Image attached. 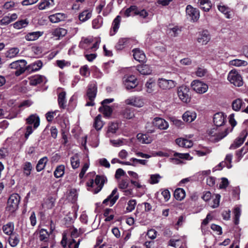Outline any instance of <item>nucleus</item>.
<instances>
[{
	"instance_id": "f257e3e1",
	"label": "nucleus",
	"mask_w": 248,
	"mask_h": 248,
	"mask_svg": "<svg viewBox=\"0 0 248 248\" xmlns=\"http://www.w3.org/2000/svg\"><path fill=\"white\" fill-rule=\"evenodd\" d=\"M106 180L105 176L96 175L94 180L91 179L87 183L88 190L97 194L101 191Z\"/></svg>"
},
{
	"instance_id": "c03bdc74",
	"label": "nucleus",
	"mask_w": 248,
	"mask_h": 248,
	"mask_svg": "<svg viewBox=\"0 0 248 248\" xmlns=\"http://www.w3.org/2000/svg\"><path fill=\"white\" fill-rule=\"evenodd\" d=\"M66 93L62 92L58 95V103L60 107L62 108H64L66 107V101L65 99Z\"/></svg>"
},
{
	"instance_id": "0eeeda50",
	"label": "nucleus",
	"mask_w": 248,
	"mask_h": 248,
	"mask_svg": "<svg viewBox=\"0 0 248 248\" xmlns=\"http://www.w3.org/2000/svg\"><path fill=\"white\" fill-rule=\"evenodd\" d=\"M186 12L187 17L193 22L198 21L200 17L199 10L191 5H188L186 8Z\"/></svg>"
},
{
	"instance_id": "72a5a7b5",
	"label": "nucleus",
	"mask_w": 248,
	"mask_h": 248,
	"mask_svg": "<svg viewBox=\"0 0 248 248\" xmlns=\"http://www.w3.org/2000/svg\"><path fill=\"white\" fill-rule=\"evenodd\" d=\"M137 69L140 73L143 75H150L152 71L150 66L147 64L139 65Z\"/></svg>"
},
{
	"instance_id": "6e6d98bb",
	"label": "nucleus",
	"mask_w": 248,
	"mask_h": 248,
	"mask_svg": "<svg viewBox=\"0 0 248 248\" xmlns=\"http://www.w3.org/2000/svg\"><path fill=\"white\" fill-rule=\"evenodd\" d=\"M229 64L230 65L239 67L241 66H246L248 64V62L239 59H234L230 61L229 62Z\"/></svg>"
},
{
	"instance_id": "9b49d317",
	"label": "nucleus",
	"mask_w": 248,
	"mask_h": 248,
	"mask_svg": "<svg viewBox=\"0 0 248 248\" xmlns=\"http://www.w3.org/2000/svg\"><path fill=\"white\" fill-rule=\"evenodd\" d=\"M123 84L127 90L136 87L138 84L137 78L134 76H125L123 79Z\"/></svg>"
},
{
	"instance_id": "aec40b11",
	"label": "nucleus",
	"mask_w": 248,
	"mask_h": 248,
	"mask_svg": "<svg viewBox=\"0 0 248 248\" xmlns=\"http://www.w3.org/2000/svg\"><path fill=\"white\" fill-rule=\"evenodd\" d=\"M197 117V113L194 111H186L182 116V119L184 121L190 123L194 121Z\"/></svg>"
},
{
	"instance_id": "20e7f679",
	"label": "nucleus",
	"mask_w": 248,
	"mask_h": 248,
	"mask_svg": "<svg viewBox=\"0 0 248 248\" xmlns=\"http://www.w3.org/2000/svg\"><path fill=\"white\" fill-rule=\"evenodd\" d=\"M27 63V62L25 60H20L12 62L9 65V67L11 69H16L15 75L19 76L26 70V65Z\"/></svg>"
},
{
	"instance_id": "5fc2aeb1",
	"label": "nucleus",
	"mask_w": 248,
	"mask_h": 248,
	"mask_svg": "<svg viewBox=\"0 0 248 248\" xmlns=\"http://www.w3.org/2000/svg\"><path fill=\"white\" fill-rule=\"evenodd\" d=\"M32 169L31 164L29 162H26L23 166V173L26 176H29L31 173Z\"/></svg>"
},
{
	"instance_id": "4be33fe9",
	"label": "nucleus",
	"mask_w": 248,
	"mask_h": 248,
	"mask_svg": "<svg viewBox=\"0 0 248 248\" xmlns=\"http://www.w3.org/2000/svg\"><path fill=\"white\" fill-rule=\"evenodd\" d=\"M46 81V78L39 75H35L30 78V84L33 86H36L43 82L45 83Z\"/></svg>"
},
{
	"instance_id": "5701e85b",
	"label": "nucleus",
	"mask_w": 248,
	"mask_h": 248,
	"mask_svg": "<svg viewBox=\"0 0 248 248\" xmlns=\"http://www.w3.org/2000/svg\"><path fill=\"white\" fill-rule=\"evenodd\" d=\"M121 22V16H117L113 20L112 23V27L109 31L110 36H113L117 32Z\"/></svg>"
},
{
	"instance_id": "9d476101",
	"label": "nucleus",
	"mask_w": 248,
	"mask_h": 248,
	"mask_svg": "<svg viewBox=\"0 0 248 248\" xmlns=\"http://www.w3.org/2000/svg\"><path fill=\"white\" fill-rule=\"evenodd\" d=\"M158 85L162 90H168L173 88L176 85V82L171 79H166L161 78L158 80Z\"/></svg>"
},
{
	"instance_id": "4468645a",
	"label": "nucleus",
	"mask_w": 248,
	"mask_h": 248,
	"mask_svg": "<svg viewBox=\"0 0 248 248\" xmlns=\"http://www.w3.org/2000/svg\"><path fill=\"white\" fill-rule=\"evenodd\" d=\"M118 198L119 194L117 193V189L115 188L112 190L110 195L104 200L103 203L112 206L116 202Z\"/></svg>"
},
{
	"instance_id": "052dcab7",
	"label": "nucleus",
	"mask_w": 248,
	"mask_h": 248,
	"mask_svg": "<svg viewBox=\"0 0 248 248\" xmlns=\"http://www.w3.org/2000/svg\"><path fill=\"white\" fill-rule=\"evenodd\" d=\"M155 85V81L153 79H150L148 80L145 84L147 92L148 93H152L154 91Z\"/></svg>"
},
{
	"instance_id": "a878e982",
	"label": "nucleus",
	"mask_w": 248,
	"mask_h": 248,
	"mask_svg": "<svg viewBox=\"0 0 248 248\" xmlns=\"http://www.w3.org/2000/svg\"><path fill=\"white\" fill-rule=\"evenodd\" d=\"M66 17L65 14L59 13L49 16L48 19L51 22L56 23L64 20Z\"/></svg>"
},
{
	"instance_id": "a211bd4d",
	"label": "nucleus",
	"mask_w": 248,
	"mask_h": 248,
	"mask_svg": "<svg viewBox=\"0 0 248 248\" xmlns=\"http://www.w3.org/2000/svg\"><path fill=\"white\" fill-rule=\"evenodd\" d=\"M93 42V37H83L79 43V47L86 50H90L91 44Z\"/></svg>"
},
{
	"instance_id": "4d7b16f0",
	"label": "nucleus",
	"mask_w": 248,
	"mask_h": 248,
	"mask_svg": "<svg viewBox=\"0 0 248 248\" xmlns=\"http://www.w3.org/2000/svg\"><path fill=\"white\" fill-rule=\"evenodd\" d=\"M49 237V234L48 232L44 229H42L39 231V238L40 241L46 242Z\"/></svg>"
},
{
	"instance_id": "423d86ee",
	"label": "nucleus",
	"mask_w": 248,
	"mask_h": 248,
	"mask_svg": "<svg viewBox=\"0 0 248 248\" xmlns=\"http://www.w3.org/2000/svg\"><path fill=\"white\" fill-rule=\"evenodd\" d=\"M228 80L235 86L240 87L243 85L241 75L236 71L231 70L228 74Z\"/></svg>"
},
{
	"instance_id": "338daca9",
	"label": "nucleus",
	"mask_w": 248,
	"mask_h": 248,
	"mask_svg": "<svg viewBox=\"0 0 248 248\" xmlns=\"http://www.w3.org/2000/svg\"><path fill=\"white\" fill-rule=\"evenodd\" d=\"M80 74L84 77H88L90 74L89 68L87 65L82 66L80 69Z\"/></svg>"
},
{
	"instance_id": "2f4dec72",
	"label": "nucleus",
	"mask_w": 248,
	"mask_h": 248,
	"mask_svg": "<svg viewBox=\"0 0 248 248\" xmlns=\"http://www.w3.org/2000/svg\"><path fill=\"white\" fill-rule=\"evenodd\" d=\"M133 57L138 62H144L145 59V55L143 52L138 48L133 50Z\"/></svg>"
},
{
	"instance_id": "79ce46f5",
	"label": "nucleus",
	"mask_w": 248,
	"mask_h": 248,
	"mask_svg": "<svg viewBox=\"0 0 248 248\" xmlns=\"http://www.w3.org/2000/svg\"><path fill=\"white\" fill-rule=\"evenodd\" d=\"M174 196L177 200L182 201L186 196L185 190L181 188H177L174 191Z\"/></svg>"
},
{
	"instance_id": "393cba45",
	"label": "nucleus",
	"mask_w": 248,
	"mask_h": 248,
	"mask_svg": "<svg viewBox=\"0 0 248 248\" xmlns=\"http://www.w3.org/2000/svg\"><path fill=\"white\" fill-rule=\"evenodd\" d=\"M27 123L30 124H33V128H37L40 124V118L36 114L31 115L26 119Z\"/></svg>"
},
{
	"instance_id": "a18cd8bd",
	"label": "nucleus",
	"mask_w": 248,
	"mask_h": 248,
	"mask_svg": "<svg viewBox=\"0 0 248 248\" xmlns=\"http://www.w3.org/2000/svg\"><path fill=\"white\" fill-rule=\"evenodd\" d=\"M217 8L220 12L225 15L226 18H230L231 17V10L228 7L224 5H219L217 6Z\"/></svg>"
},
{
	"instance_id": "6ab92c4d",
	"label": "nucleus",
	"mask_w": 248,
	"mask_h": 248,
	"mask_svg": "<svg viewBox=\"0 0 248 248\" xmlns=\"http://www.w3.org/2000/svg\"><path fill=\"white\" fill-rule=\"evenodd\" d=\"M132 40L129 38H121L115 46L117 50H122L125 47H129L131 45Z\"/></svg>"
},
{
	"instance_id": "864d4df0",
	"label": "nucleus",
	"mask_w": 248,
	"mask_h": 248,
	"mask_svg": "<svg viewBox=\"0 0 248 248\" xmlns=\"http://www.w3.org/2000/svg\"><path fill=\"white\" fill-rule=\"evenodd\" d=\"M103 24V18L101 16H98L94 19L92 22V26L93 29H98L100 28Z\"/></svg>"
},
{
	"instance_id": "603ef678",
	"label": "nucleus",
	"mask_w": 248,
	"mask_h": 248,
	"mask_svg": "<svg viewBox=\"0 0 248 248\" xmlns=\"http://www.w3.org/2000/svg\"><path fill=\"white\" fill-rule=\"evenodd\" d=\"M47 161V158L46 157H44L41 158L39 160V161L36 165V170L38 172H39V171H41L42 170H43L45 168Z\"/></svg>"
},
{
	"instance_id": "e2e57ef3",
	"label": "nucleus",
	"mask_w": 248,
	"mask_h": 248,
	"mask_svg": "<svg viewBox=\"0 0 248 248\" xmlns=\"http://www.w3.org/2000/svg\"><path fill=\"white\" fill-rule=\"evenodd\" d=\"M162 178L159 174H151L150 175L149 183L151 184L154 185L159 183L160 179Z\"/></svg>"
},
{
	"instance_id": "a19ab883",
	"label": "nucleus",
	"mask_w": 248,
	"mask_h": 248,
	"mask_svg": "<svg viewBox=\"0 0 248 248\" xmlns=\"http://www.w3.org/2000/svg\"><path fill=\"white\" fill-rule=\"evenodd\" d=\"M223 133H224V130L221 132H219L217 130V128H213V129H211L210 131H209L208 134L210 136V140H213L214 142H217L219 141V140L216 141V140H217L216 139H217V136L220 134H221V135Z\"/></svg>"
},
{
	"instance_id": "e433bc0d",
	"label": "nucleus",
	"mask_w": 248,
	"mask_h": 248,
	"mask_svg": "<svg viewBox=\"0 0 248 248\" xmlns=\"http://www.w3.org/2000/svg\"><path fill=\"white\" fill-rule=\"evenodd\" d=\"M70 163L73 169L78 168L80 165V159L78 154H75L70 157Z\"/></svg>"
},
{
	"instance_id": "c756f323",
	"label": "nucleus",
	"mask_w": 248,
	"mask_h": 248,
	"mask_svg": "<svg viewBox=\"0 0 248 248\" xmlns=\"http://www.w3.org/2000/svg\"><path fill=\"white\" fill-rule=\"evenodd\" d=\"M54 5V0H43L38 5L40 10L47 9Z\"/></svg>"
},
{
	"instance_id": "c9c22d12",
	"label": "nucleus",
	"mask_w": 248,
	"mask_h": 248,
	"mask_svg": "<svg viewBox=\"0 0 248 248\" xmlns=\"http://www.w3.org/2000/svg\"><path fill=\"white\" fill-rule=\"evenodd\" d=\"M14 224L13 222H10L3 225L2 230L3 232L8 235H11L14 234Z\"/></svg>"
},
{
	"instance_id": "13d9d810",
	"label": "nucleus",
	"mask_w": 248,
	"mask_h": 248,
	"mask_svg": "<svg viewBox=\"0 0 248 248\" xmlns=\"http://www.w3.org/2000/svg\"><path fill=\"white\" fill-rule=\"evenodd\" d=\"M167 31L171 36L175 37L181 32V30L178 27L175 26L172 28H169Z\"/></svg>"
},
{
	"instance_id": "ea45409f",
	"label": "nucleus",
	"mask_w": 248,
	"mask_h": 248,
	"mask_svg": "<svg viewBox=\"0 0 248 248\" xmlns=\"http://www.w3.org/2000/svg\"><path fill=\"white\" fill-rule=\"evenodd\" d=\"M198 3L205 11H208L211 8V2L209 0H198Z\"/></svg>"
},
{
	"instance_id": "1a4fd4ad",
	"label": "nucleus",
	"mask_w": 248,
	"mask_h": 248,
	"mask_svg": "<svg viewBox=\"0 0 248 248\" xmlns=\"http://www.w3.org/2000/svg\"><path fill=\"white\" fill-rule=\"evenodd\" d=\"M229 122L230 124L231 125L232 127H226L224 129V133L221 135V134H219L217 136V139H216L217 140H220L225 138L229 132H231L233 127L236 125V121L234 119V114H231L229 116Z\"/></svg>"
},
{
	"instance_id": "7c9ffc66",
	"label": "nucleus",
	"mask_w": 248,
	"mask_h": 248,
	"mask_svg": "<svg viewBox=\"0 0 248 248\" xmlns=\"http://www.w3.org/2000/svg\"><path fill=\"white\" fill-rule=\"evenodd\" d=\"M104 125V123L102 120V116L100 114L98 115L94 119L93 123V127L96 131L100 130Z\"/></svg>"
},
{
	"instance_id": "b1692460",
	"label": "nucleus",
	"mask_w": 248,
	"mask_h": 248,
	"mask_svg": "<svg viewBox=\"0 0 248 248\" xmlns=\"http://www.w3.org/2000/svg\"><path fill=\"white\" fill-rule=\"evenodd\" d=\"M43 34V31H36L27 33L24 38L28 41H33L37 40Z\"/></svg>"
},
{
	"instance_id": "39448f33",
	"label": "nucleus",
	"mask_w": 248,
	"mask_h": 248,
	"mask_svg": "<svg viewBox=\"0 0 248 248\" xmlns=\"http://www.w3.org/2000/svg\"><path fill=\"white\" fill-rule=\"evenodd\" d=\"M125 103L137 108H141L145 104V99L142 96H132L124 101Z\"/></svg>"
},
{
	"instance_id": "3c124183",
	"label": "nucleus",
	"mask_w": 248,
	"mask_h": 248,
	"mask_svg": "<svg viewBox=\"0 0 248 248\" xmlns=\"http://www.w3.org/2000/svg\"><path fill=\"white\" fill-rule=\"evenodd\" d=\"M65 171V167L63 165H60L57 167L54 172V175L56 178H60L62 177Z\"/></svg>"
},
{
	"instance_id": "8fccbe9b",
	"label": "nucleus",
	"mask_w": 248,
	"mask_h": 248,
	"mask_svg": "<svg viewBox=\"0 0 248 248\" xmlns=\"http://www.w3.org/2000/svg\"><path fill=\"white\" fill-rule=\"evenodd\" d=\"M99 110L106 117L110 116L113 110L112 108L108 105L102 106L99 108Z\"/></svg>"
},
{
	"instance_id": "680f3d73",
	"label": "nucleus",
	"mask_w": 248,
	"mask_h": 248,
	"mask_svg": "<svg viewBox=\"0 0 248 248\" xmlns=\"http://www.w3.org/2000/svg\"><path fill=\"white\" fill-rule=\"evenodd\" d=\"M234 222L235 224H238L239 223V217L241 215V209L238 206L234 208L233 210Z\"/></svg>"
},
{
	"instance_id": "412c9836",
	"label": "nucleus",
	"mask_w": 248,
	"mask_h": 248,
	"mask_svg": "<svg viewBox=\"0 0 248 248\" xmlns=\"http://www.w3.org/2000/svg\"><path fill=\"white\" fill-rule=\"evenodd\" d=\"M97 93V86L95 83H92L88 86L87 95L89 100H94Z\"/></svg>"
},
{
	"instance_id": "bf43d9fd",
	"label": "nucleus",
	"mask_w": 248,
	"mask_h": 248,
	"mask_svg": "<svg viewBox=\"0 0 248 248\" xmlns=\"http://www.w3.org/2000/svg\"><path fill=\"white\" fill-rule=\"evenodd\" d=\"M78 198V193L75 189L70 190L68 195V200L72 202H75Z\"/></svg>"
},
{
	"instance_id": "49530a36",
	"label": "nucleus",
	"mask_w": 248,
	"mask_h": 248,
	"mask_svg": "<svg viewBox=\"0 0 248 248\" xmlns=\"http://www.w3.org/2000/svg\"><path fill=\"white\" fill-rule=\"evenodd\" d=\"M67 33V31L66 29L62 28H58L55 29L53 31L52 34L55 37L61 38L64 36Z\"/></svg>"
},
{
	"instance_id": "7ed1b4c3",
	"label": "nucleus",
	"mask_w": 248,
	"mask_h": 248,
	"mask_svg": "<svg viewBox=\"0 0 248 248\" xmlns=\"http://www.w3.org/2000/svg\"><path fill=\"white\" fill-rule=\"evenodd\" d=\"M20 200V197L18 194L16 193L12 194L8 200L7 210L11 213L15 211L18 208Z\"/></svg>"
},
{
	"instance_id": "cd10ccee",
	"label": "nucleus",
	"mask_w": 248,
	"mask_h": 248,
	"mask_svg": "<svg viewBox=\"0 0 248 248\" xmlns=\"http://www.w3.org/2000/svg\"><path fill=\"white\" fill-rule=\"evenodd\" d=\"M119 128L118 123L111 122L108 124L107 132V135L108 137H112L115 134Z\"/></svg>"
},
{
	"instance_id": "58836bf2",
	"label": "nucleus",
	"mask_w": 248,
	"mask_h": 248,
	"mask_svg": "<svg viewBox=\"0 0 248 248\" xmlns=\"http://www.w3.org/2000/svg\"><path fill=\"white\" fill-rule=\"evenodd\" d=\"M8 241L11 246L13 247L16 246L19 242L18 234L16 233L11 234L10 235Z\"/></svg>"
},
{
	"instance_id": "f704fd0d",
	"label": "nucleus",
	"mask_w": 248,
	"mask_h": 248,
	"mask_svg": "<svg viewBox=\"0 0 248 248\" xmlns=\"http://www.w3.org/2000/svg\"><path fill=\"white\" fill-rule=\"evenodd\" d=\"M121 115L126 119H131L135 116L134 109L127 107L122 111Z\"/></svg>"
},
{
	"instance_id": "37998d69",
	"label": "nucleus",
	"mask_w": 248,
	"mask_h": 248,
	"mask_svg": "<svg viewBox=\"0 0 248 248\" xmlns=\"http://www.w3.org/2000/svg\"><path fill=\"white\" fill-rule=\"evenodd\" d=\"M92 16V12L88 10H86L80 13L78 18L82 22H85L89 19Z\"/></svg>"
},
{
	"instance_id": "6e6552de",
	"label": "nucleus",
	"mask_w": 248,
	"mask_h": 248,
	"mask_svg": "<svg viewBox=\"0 0 248 248\" xmlns=\"http://www.w3.org/2000/svg\"><path fill=\"white\" fill-rule=\"evenodd\" d=\"M191 86L194 91L200 94L206 92L208 89L206 84L199 80H193L191 83Z\"/></svg>"
},
{
	"instance_id": "dca6fc26",
	"label": "nucleus",
	"mask_w": 248,
	"mask_h": 248,
	"mask_svg": "<svg viewBox=\"0 0 248 248\" xmlns=\"http://www.w3.org/2000/svg\"><path fill=\"white\" fill-rule=\"evenodd\" d=\"M80 241L76 242L74 239H69L67 241L65 235L63 236L61 244L63 248H78Z\"/></svg>"
},
{
	"instance_id": "ddd939ff",
	"label": "nucleus",
	"mask_w": 248,
	"mask_h": 248,
	"mask_svg": "<svg viewBox=\"0 0 248 248\" xmlns=\"http://www.w3.org/2000/svg\"><path fill=\"white\" fill-rule=\"evenodd\" d=\"M210 34L207 30L200 31L197 38V42L202 45H206L210 41Z\"/></svg>"
},
{
	"instance_id": "473e14b6",
	"label": "nucleus",
	"mask_w": 248,
	"mask_h": 248,
	"mask_svg": "<svg viewBox=\"0 0 248 248\" xmlns=\"http://www.w3.org/2000/svg\"><path fill=\"white\" fill-rule=\"evenodd\" d=\"M176 143L180 147L190 148L193 146V142L191 140L179 138L176 140Z\"/></svg>"
},
{
	"instance_id": "f3484780",
	"label": "nucleus",
	"mask_w": 248,
	"mask_h": 248,
	"mask_svg": "<svg viewBox=\"0 0 248 248\" xmlns=\"http://www.w3.org/2000/svg\"><path fill=\"white\" fill-rule=\"evenodd\" d=\"M213 121L217 127L223 126L226 122V116L222 112L216 113L214 116Z\"/></svg>"
},
{
	"instance_id": "774afa93",
	"label": "nucleus",
	"mask_w": 248,
	"mask_h": 248,
	"mask_svg": "<svg viewBox=\"0 0 248 248\" xmlns=\"http://www.w3.org/2000/svg\"><path fill=\"white\" fill-rule=\"evenodd\" d=\"M232 156H233L232 154H227L225 157L224 161H223L224 162H225L226 167L228 169H230L232 167L231 163L232 159Z\"/></svg>"
},
{
	"instance_id": "f8f14e48",
	"label": "nucleus",
	"mask_w": 248,
	"mask_h": 248,
	"mask_svg": "<svg viewBox=\"0 0 248 248\" xmlns=\"http://www.w3.org/2000/svg\"><path fill=\"white\" fill-rule=\"evenodd\" d=\"M248 135V133L246 130L241 132L240 135L237 137L231 145L230 149L234 150L240 147L244 142L246 138Z\"/></svg>"
},
{
	"instance_id": "0e129e2a",
	"label": "nucleus",
	"mask_w": 248,
	"mask_h": 248,
	"mask_svg": "<svg viewBox=\"0 0 248 248\" xmlns=\"http://www.w3.org/2000/svg\"><path fill=\"white\" fill-rule=\"evenodd\" d=\"M138 8L135 5H131L129 8L126 9L124 12V15L126 17L130 16L133 13L136 14Z\"/></svg>"
},
{
	"instance_id": "2eb2a0df",
	"label": "nucleus",
	"mask_w": 248,
	"mask_h": 248,
	"mask_svg": "<svg viewBox=\"0 0 248 248\" xmlns=\"http://www.w3.org/2000/svg\"><path fill=\"white\" fill-rule=\"evenodd\" d=\"M153 124L155 127L160 130H166L169 126L168 123L165 120L159 117L155 118Z\"/></svg>"
},
{
	"instance_id": "bb28decb",
	"label": "nucleus",
	"mask_w": 248,
	"mask_h": 248,
	"mask_svg": "<svg viewBox=\"0 0 248 248\" xmlns=\"http://www.w3.org/2000/svg\"><path fill=\"white\" fill-rule=\"evenodd\" d=\"M140 142L143 144H149L153 141V138L149 134L139 133L137 136Z\"/></svg>"
},
{
	"instance_id": "f03ea898",
	"label": "nucleus",
	"mask_w": 248,
	"mask_h": 248,
	"mask_svg": "<svg viewBox=\"0 0 248 248\" xmlns=\"http://www.w3.org/2000/svg\"><path fill=\"white\" fill-rule=\"evenodd\" d=\"M177 94L179 99L183 103H189L191 100L190 90L188 86L182 85L177 87Z\"/></svg>"
},
{
	"instance_id": "4c0bfd02",
	"label": "nucleus",
	"mask_w": 248,
	"mask_h": 248,
	"mask_svg": "<svg viewBox=\"0 0 248 248\" xmlns=\"http://www.w3.org/2000/svg\"><path fill=\"white\" fill-rule=\"evenodd\" d=\"M244 104V102L241 99H236L232 102V108L233 110L235 111H239L241 109V108L243 105Z\"/></svg>"
},
{
	"instance_id": "c85d7f7f",
	"label": "nucleus",
	"mask_w": 248,
	"mask_h": 248,
	"mask_svg": "<svg viewBox=\"0 0 248 248\" xmlns=\"http://www.w3.org/2000/svg\"><path fill=\"white\" fill-rule=\"evenodd\" d=\"M42 66L43 63L41 61L38 60L27 66L26 70L31 72H35L39 70Z\"/></svg>"
},
{
	"instance_id": "de8ad7c7",
	"label": "nucleus",
	"mask_w": 248,
	"mask_h": 248,
	"mask_svg": "<svg viewBox=\"0 0 248 248\" xmlns=\"http://www.w3.org/2000/svg\"><path fill=\"white\" fill-rule=\"evenodd\" d=\"M19 52L18 47H12L8 50L5 53V56L7 58H13L17 56Z\"/></svg>"
},
{
	"instance_id": "09e8293b",
	"label": "nucleus",
	"mask_w": 248,
	"mask_h": 248,
	"mask_svg": "<svg viewBox=\"0 0 248 248\" xmlns=\"http://www.w3.org/2000/svg\"><path fill=\"white\" fill-rule=\"evenodd\" d=\"M29 24V21L27 19H22L16 22L14 24V28L16 29H21L25 28Z\"/></svg>"
},
{
	"instance_id": "69168bd1",
	"label": "nucleus",
	"mask_w": 248,
	"mask_h": 248,
	"mask_svg": "<svg viewBox=\"0 0 248 248\" xmlns=\"http://www.w3.org/2000/svg\"><path fill=\"white\" fill-rule=\"evenodd\" d=\"M136 204V200L132 199L129 200L127 202V206L126 208V211L127 212H132L135 209Z\"/></svg>"
}]
</instances>
